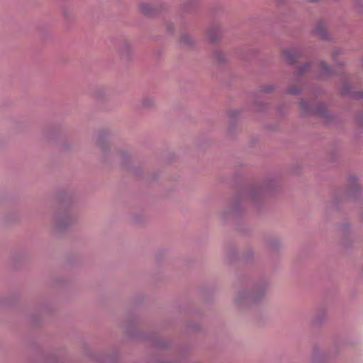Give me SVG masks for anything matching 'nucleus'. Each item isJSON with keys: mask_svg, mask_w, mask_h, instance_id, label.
I'll return each instance as SVG.
<instances>
[{"mask_svg": "<svg viewBox=\"0 0 363 363\" xmlns=\"http://www.w3.org/2000/svg\"><path fill=\"white\" fill-rule=\"evenodd\" d=\"M283 55L289 63H294L298 56V54L296 50H284Z\"/></svg>", "mask_w": 363, "mask_h": 363, "instance_id": "obj_1", "label": "nucleus"}, {"mask_svg": "<svg viewBox=\"0 0 363 363\" xmlns=\"http://www.w3.org/2000/svg\"><path fill=\"white\" fill-rule=\"evenodd\" d=\"M321 65H322L323 69H326V65L325 63H322Z\"/></svg>", "mask_w": 363, "mask_h": 363, "instance_id": "obj_2", "label": "nucleus"}, {"mask_svg": "<svg viewBox=\"0 0 363 363\" xmlns=\"http://www.w3.org/2000/svg\"><path fill=\"white\" fill-rule=\"evenodd\" d=\"M143 12L145 14H147V11H146L145 10V9H144V8H143Z\"/></svg>", "mask_w": 363, "mask_h": 363, "instance_id": "obj_3", "label": "nucleus"}, {"mask_svg": "<svg viewBox=\"0 0 363 363\" xmlns=\"http://www.w3.org/2000/svg\"><path fill=\"white\" fill-rule=\"evenodd\" d=\"M209 38H210L211 40H212V41H215L216 40V38H213L211 36H210Z\"/></svg>", "mask_w": 363, "mask_h": 363, "instance_id": "obj_4", "label": "nucleus"}]
</instances>
